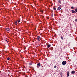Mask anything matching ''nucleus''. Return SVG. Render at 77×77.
<instances>
[{"label": "nucleus", "mask_w": 77, "mask_h": 77, "mask_svg": "<svg viewBox=\"0 0 77 77\" xmlns=\"http://www.w3.org/2000/svg\"><path fill=\"white\" fill-rule=\"evenodd\" d=\"M36 39H37L38 41L40 42V39H41V37L39 36H37V38H36Z\"/></svg>", "instance_id": "nucleus-1"}, {"label": "nucleus", "mask_w": 77, "mask_h": 77, "mask_svg": "<svg viewBox=\"0 0 77 77\" xmlns=\"http://www.w3.org/2000/svg\"><path fill=\"white\" fill-rule=\"evenodd\" d=\"M66 62L65 61H63V62H62V64L63 65H66Z\"/></svg>", "instance_id": "nucleus-2"}, {"label": "nucleus", "mask_w": 77, "mask_h": 77, "mask_svg": "<svg viewBox=\"0 0 77 77\" xmlns=\"http://www.w3.org/2000/svg\"><path fill=\"white\" fill-rule=\"evenodd\" d=\"M69 71L67 72V77H69Z\"/></svg>", "instance_id": "nucleus-3"}, {"label": "nucleus", "mask_w": 77, "mask_h": 77, "mask_svg": "<svg viewBox=\"0 0 77 77\" xmlns=\"http://www.w3.org/2000/svg\"><path fill=\"white\" fill-rule=\"evenodd\" d=\"M75 73V72L74 70H73L71 72V74H74Z\"/></svg>", "instance_id": "nucleus-4"}, {"label": "nucleus", "mask_w": 77, "mask_h": 77, "mask_svg": "<svg viewBox=\"0 0 77 77\" xmlns=\"http://www.w3.org/2000/svg\"><path fill=\"white\" fill-rule=\"evenodd\" d=\"M71 12H72V13H74L75 14V13H76V12H75V11H74L73 10H71Z\"/></svg>", "instance_id": "nucleus-5"}, {"label": "nucleus", "mask_w": 77, "mask_h": 77, "mask_svg": "<svg viewBox=\"0 0 77 77\" xmlns=\"http://www.w3.org/2000/svg\"><path fill=\"white\" fill-rule=\"evenodd\" d=\"M6 30H7L8 32H9V31H10V29H9V28H6Z\"/></svg>", "instance_id": "nucleus-6"}, {"label": "nucleus", "mask_w": 77, "mask_h": 77, "mask_svg": "<svg viewBox=\"0 0 77 77\" xmlns=\"http://www.w3.org/2000/svg\"><path fill=\"white\" fill-rule=\"evenodd\" d=\"M38 66H41V64L39 63H37V64Z\"/></svg>", "instance_id": "nucleus-7"}, {"label": "nucleus", "mask_w": 77, "mask_h": 77, "mask_svg": "<svg viewBox=\"0 0 77 77\" xmlns=\"http://www.w3.org/2000/svg\"><path fill=\"white\" fill-rule=\"evenodd\" d=\"M62 8V7L61 6H60L58 7L57 10H60V9Z\"/></svg>", "instance_id": "nucleus-8"}, {"label": "nucleus", "mask_w": 77, "mask_h": 77, "mask_svg": "<svg viewBox=\"0 0 77 77\" xmlns=\"http://www.w3.org/2000/svg\"><path fill=\"white\" fill-rule=\"evenodd\" d=\"M17 21H15L14 22V24L15 25H17Z\"/></svg>", "instance_id": "nucleus-9"}, {"label": "nucleus", "mask_w": 77, "mask_h": 77, "mask_svg": "<svg viewBox=\"0 0 77 77\" xmlns=\"http://www.w3.org/2000/svg\"><path fill=\"white\" fill-rule=\"evenodd\" d=\"M51 47V45H49L48 46V48H50Z\"/></svg>", "instance_id": "nucleus-10"}, {"label": "nucleus", "mask_w": 77, "mask_h": 77, "mask_svg": "<svg viewBox=\"0 0 77 77\" xmlns=\"http://www.w3.org/2000/svg\"><path fill=\"white\" fill-rule=\"evenodd\" d=\"M58 2L59 3H61L62 2H61V1L60 0H59Z\"/></svg>", "instance_id": "nucleus-11"}, {"label": "nucleus", "mask_w": 77, "mask_h": 77, "mask_svg": "<svg viewBox=\"0 0 77 77\" xmlns=\"http://www.w3.org/2000/svg\"><path fill=\"white\" fill-rule=\"evenodd\" d=\"M29 65H32V63H29Z\"/></svg>", "instance_id": "nucleus-12"}, {"label": "nucleus", "mask_w": 77, "mask_h": 77, "mask_svg": "<svg viewBox=\"0 0 77 77\" xmlns=\"http://www.w3.org/2000/svg\"><path fill=\"white\" fill-rule=\"evenodd\" d=\"M61 38L62 40H63V38L62 36H61Z\"/></svg>", "instance_id": "nucleus-13"}, {"label": "nucleus", "mask_w": 77, "mask_h": 77, "mask_svg": "<svg viewBox=\"0 0 77 77\" xmlns=\"http://www.w3.org/2000/svg\"><path fill=\"white\" fill-rule=\"evenodd\" d=\"M17 22L18 23H20V20H17Z\"/></svg>", "instance_id": "nucleus-14"}, {"label": "nucleus", "mask_w": 77, "mask_h": 77, "mask_svg": "<svg viewBox=\"0 0 77 77\" xmlns=\"http://www.w3.org/2000/svg\"><path fill=\"white\" fill-rule=\"evenodd\" d=\"M9 59H10V58H9V57L7 58V60H9Z\"/></svg>", "instance_id": "nucleus-15"}, {"label": "nucleus", "mask_w": 77, "mask_h": 77, "mask_svg": "<svg viewBox=\"0 0 77 77\" xmlns=\"http://www.w3.org/2000/svg\"><path fill=\"white\" fill-rule=\"evenodd\" d=\"M57 66H56V65H55L54 67V68H56Z\"/></svg>", "instance_id": "nucleus-16"}, {"label": "nucleus", "mask_w": 77, "mask_h": 77, "mask_svg": "<svg viewBox=\"0 0 77 77\" xmlns=\"http://www.w3.org/2000/svg\"><path fill=\"white\" fill-rule=\"evenodd\" d=\"M56 8H54V11H55V10H56Z\"/></svg>", "instance_id": "nucleus-17"}, {"label": "nucleus", "mask_w": 77, "mask_h": 77, "mask_svg": "<svg viewBox=\"0 0 77 77\" xmlns=\"http://www.w3.org/2000/svg\"><path fill=\"white\" fill-rule=\"evenodd\" d=\"M75 12H77V8L75 9Z\"/></svg>", "instance_id": "nucleus-18"}, {"label": "nucleus", "mask_w": 77, "mask_h": 77, "mask_svg": "<svg viewBox=\"0 0 77 77\" xmlns=\"http://www.w3.org/2000/svg\"><path fill=\"white\" fill-rule=\"evenodd\" d=\"M75 22H77V19L75 20Z\"/></svg>", "instance_id": "nucleus-19"}, {"label": "nucleus", "mask_w": 77, "mask_h": 77, "mask_svg": "<svg viewBox=\"0 0 77 77\" xmlns=\"http://www.w3.org/2000/svg\"><path fill=\"white\" fill-rule=\"evenodd\" d=\"M71 9H74V7H71Z\"/></svg>", "instance_id": "nucleus-20"}, {"label": "nucleus", "mask_w": 77, "mask_h": 77, "mask_svg": "<svg viewBox=\"0 0 77 77\" xmlns=\"http://www.w3.org/2000/svg\"><path fill=\"white\" fill-rule=\"evenodd\" d=\"M5 41H6V42H8V40H6V39L5 40Z\"/></svg>", "instance_id": "nucleus-21"}, {"label": "nucleus", "mask_w": 77, "mask_h": 77, "mask_svg": "<svg viewBox=\"0 0 77 77\" xmlns=\"http://www.w3.org/2000/svg\"><path fill=\"white\" fill-rule=\"evenodd\" d=\"M52 17H53V14H52Z\"/></svg>", "instance_id": "nucleus-22"}, {"label": "nucleus", "mask_w": 77, "mask_h": 77, "mask_svg": "<svg viewBox=\"0 0 77 77\" xmlns=\"http://www.w3.org/2000/svg\"><path fill=\"white\" fill-rule=\"evenodd\" d=\"M42 12H43V11H42Z\"/></svg>", "instance_id": "nucleus-23"}, {"label": "nucleus", "mask_w": 77, "mask_h": 77, "mask_svg": "<svg viewBox=\"0 0 77 77\" xmlns=\"http://www.w3.org/2000/svg\"><path fill=\"white\" fill-rule=\"evenodd\" d=\"M24 49H26V48H24Z\"/></svg>", "instance_id": "nucleus-24"}, {"label": "nucleus", "mask_w": 77, "mask_h": 77, "mask_svg": "<svg viewBox=\"0 0 77 77\" xmlns=\"http://www.w3.org/2000/svg\"><path fill=\"white\" fill-rule=\"evenodd\" d=\"M44 16H43V18H44Z\"/></svg>", "instance_id": "nucleus-25"}, {"label": "nucleus", "mask_w": 77, "mask_h": 77, "mask_svg": "<svg viewBox=\"0 0 77 77\" xmlns=\"http://www.w3.org/2000/svg\"><path fill=\"white\" fill-rule=\"evenodd\" d=\"M66 36H67V35H66Z\"/></svg>", "instance_id": "nucleus-26"}, {"label": "nucleus", "mask_w": 77, "mask_h": 77, "mask_svg": "<svg viewBox=\"0 0 77 77\" xmlns=\"http://www.w3.org/2000/svg\"><path fill=\"white\" fill-rule=\"evenodd\" d=\"M54 1H55V0H54Z\"/></svg>", "instance_id": "nucleus-27"}, {"label": "nucleus", "mask_w": 77, "mask_h": 77, "mask_svg": "<svg viewBox=\"0 0 77 77\" xmlns=\"http://www.w3.org/2000/svg\"><path fill=\"white\" fill-rule=\"evenodd\" d=\"M54 2H55V1H54Z\"/></svg>", "instance_id": "nucleus-28"}]
</instances>
